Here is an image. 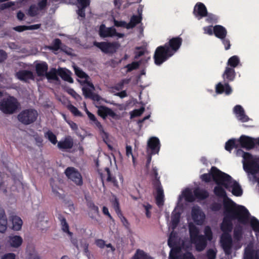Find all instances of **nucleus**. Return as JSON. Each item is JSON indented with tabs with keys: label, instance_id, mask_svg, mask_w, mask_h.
Wrapping results in <instances>:
<instances>
[{
	"label": "nucleus",
	"instance_id": "nucleus-38",
	"mask_svg": "<svg viewBox=\"0 0 259 259\" xmlns=\"http://www.w3.org/2000/svg\"><path fill=\"white\" fill-rule=\"evenodd\" d=\"M240 63V60L237 56H233L230 57L227 62V65L230 68H234L236 67Z\"/></svg>",
	"mask_w": 259,
	"mask_h": 259
},
{
	"label": "nucleus",
	"instance_id": "nucleus-10",
	"mask_svg": "<svg viewBox=\"0 0 259 259\" xmlns=\"http://www.w3.org/2000/svg\"><path fill=\"white\" fill-rule=\"evenodd\" d=\"M215 186L214 188L213 192L214 194L220 198H223L224 199L223 200V206H224L225 202H226L230 206L232 207L239 206V205H237L236 203H235L232 199L229 198L227 195L226 191L225 189L222 187L224 186L223 185H218Z\"/></svg>",
	"mask_w": 259,
	"mask_h": 259
},
{
	"label": "nucleus",
	"instance_id": "nucleus-19",
	"mask_svg": "<svg viewBox=\"0 0 259 259\" xmlns=\"http://www.w3.org/2000/svg\"><path fill=\"white\" fill-rule=\"evenodd\" d=\"M87 206L89 209V215L92 219H96V216L99 215V209L94 202L90 199H86Z\"/></svg>",
	"mask_w": 259,
	"mask_h": 259
},
{
	"label": "nucleus",
	"instance_id": "nucleus-54",
	"mask_svg": "<svg viewBox=\"0 0 259 259\" xmlns=\"http://www.w3.org/2000/svg\"><path fill=\"white\" fill-rule=\"evenodd\" d=\"M145 110L144 107H141L140 109H135L131 113V116L132 117H138L141 116Z\"/></svg>",
	"mask_w": 259,
	"mask_h": 259
},
{
	"label": "nucleus",
	"instance_id": "nucleus-26",
	"mask_svg": "<svg viewBox=\"0 0 259 259\" xmlns=\"http://www.w3.org/2000/svg\"><path fill=\"white\" fill-rule=\"evenodd\" d=\"M214 35L219 39H223L227 35V29L223 26L217 25L213 27Z\"/></svg>",
	"mask_w": 259,
	"mask_h": 259
},
{
	"label": "nucleus",
	"instance_id": "nucleus-60",
	"mask_svg": "<svg viewBox=\"0 0 259 259\" xmlns=\"http://www.w3.org/2000/svg\"><path fill=\"white\" fill-rule=\"evenodd\" d=\"M105 169L107 174V181L108 182H112L113 183H116L117 181L115 178L111 176L110 169L108 167H106Z\"/></svg>",
	"mask_w": 259,
	"mask_h": 259
},
{
	"label": "nucleus",
	"instance_id": "nucleus-40",
	"mask_svg": "<svg viewBox=\"0 0 259 259\" xmlns=\"http://www.w3.org/2000/svg\"><path fill=\"white\" fill-rule=\"evenodd\" d=\"M26 259H40L35 250L32 248H27L26 250Z\"/></svg>",
	"mask_w": 259,
	"mask_h": 259
},
{
	"label": "nucleus",
	"instance_id": "nucleus-9",
	"mask_svg": "<svg viewBox=\"0 0 259 259\" xmlns=\"http://www.w3.org/2000/svg\"><path fill=\"white\" fill-rule=\"evenodd\" d=\"M93 44L105 54L114 53L118 48V45L116 42L104 41L99 42L95 41Z\"/></svg>",
	"mask_w": 259,
	"mask_h": 259
},
{
	"label": "nucleus",
	"instance_id": "nucleus-44",
	"mask_svg": "<svg viewBox=\"0 0 259 259\" xmlns=\"http://www.w3.org/2000/svg\"><path fill=\"white\" fill-rule=\"evenodd\" d=\"M171 249L169 255V259H180L179 254L180 248L178 247H171Z\"/></svg>",
	"mask_w": 259,
	"mask_h": 259
},
{
	"label": "nucleus",
	"instance_id": "nucleus-52",
	"mask_svg": "<svg viewBox=\"0 0 259 259\" xmlns=\"http://www.w3.org/2000/svg\"><path fill=\"white\" fill-rule=\"evenodd\" d=\"M167 244L170 248L174 247L176 245V235L173 232H171L169 236Z\"/></svg>",
	"mask_w": 259,
	"mask_h": 259
},
{
	"label": "nucleus",
	"instance_id": "nucleus-27",
	"mask_svg": "<svg viewBox=\"0 0 259 259\" xmlns=\"http://www.w3.org/2000/svg\"><path fill=\"white\" fill-rule=\"evenodd\" d=\"M7 242L8 244L11 247L18 248L21 245L23 239L20 236H10L8 237Z\"/></svg>",
	"mask_w": 259,
	"mask_h": 259
},
{
	"label": "nucleus",
	"instance_id": "nucleus-56",
	"mask_svg": "<svg viewBox=\"0 0 259 259\" xmlns=\"http://www.w3.org/2000/svg\"><path fill=\"white\" fill-rule=\"evenodd\" d=\"M83 94L85 98L90 99L94 93L91 89L87 87H83L82 88Z\"/></svg>",
	"mask_w": 259,
	"mask_h": 259
},
{
	"label": "nucleus",
	"instance_id": "nucleus-61",
	"mask_svg": "<svg viewBox=\"0 0 259 259\" xmlns=\"http://www.w3.org/2000/svg\"><path fill=\"white\" fill-rule=\"evenodd\" d=\"M244 259H255L253 250H249L245 252Z\"/></svg>",
	"mask_w": 259,
	"mask_h": 259
},
{
	"label": "nucleus",
	"instance_id": "nucleus-18",
	"mask_svg": "<svg viewBox=\"0 0 259 259\" xmlns=\"http://www.w3.org/2000/svg\"><path fill=\"white\" fill-rule=\"evenodd\" d=\"M73 140L72 138L68 136L66 137L64 140L58 142L57 147L62 151H67L71 149L73 146Z\"/></svg>",
	"mask_w": 259,
	"mask_h": 259
},
{
	"label": "nucleus",
	"instance_id": "nucleus-64",
	"mask_svg": "<svg viewBox=\"0 0 259 259\" xmlns=\"http://www.w3.org/2000/svg\"><path fill=\"white\" fill-rule=\"evenodd\" d=\"M207 259H215L216 252L212 249H209L206 252Z\"/></svg>",
	"mask_w": 259,
	"mask_h": 259
},
{
	"label": "nucleus",
	"instance_id": "nucleus-39",
	"mask_svg": "<svg viewBox=\"0 0 259 259\" xmlns=\"http://www.w3.org/2000/svg\"><path fill=\"white\" fill-rule=\"evenodd\" d=\"M237 154H242L243 163H248L253 159L252 155L248 152H244L241 149L237 150Z\"/></svg>",
	"mask_w": 259,
	"mask_h": 259
},
{
	"label": "nucleus",
	"instance_id": "nucleus-11",
	"mask_svg": "<svg viewBox=\"0 0 259 259\" xmlns=\"http://www.w3.org/2000/svg\"><path fill=\"white\" fill-rule=\"evenodd\" d=\"M183 42L182 38L180 36L174 37L169 39L164 45L174 55L180 49Z\"/></svg>",
	"mask_w": 259,
	"mask_h": 259
},
{
	"label": "nucleus",
	"instance_id": "nucleus-48",
	"mask_svg": "<svg viewBox=\"0 0 259 259\" xmlns=\"http://www.w3.org/2000/svg\"><path fill=\"white\" fill-rule=\"evenodd\" d=\"M67 109L75 116H82V113L78 109L72 104L67 106Z\"/></svg>",
	"mask_w": 259,
	"mask_h": 259
},
{
	"label": "nucleus",
	"instance_id": "nucleus-1",
	"mask_svg": "<svg viewBox=\"0 0 259 259\" xmlns=\"http://www.w3.org/2000/svg\"><path fill=\"white\" fill-rule=\"evenodd\" d=\"M224 214L225 216L220 226L223 232L220 243L225 254L229 255L232 253L233 246V241L230 234L233 227L232 221L237 220L239 223L245 225L248 222L250 213L248 209L243 205L232 207L225 202Z\"/></svg>",
	"mask_w": 259,
	"mask_h": 259
},
{
	"label": "nucleus",
	"instance_id": "nucleus-6",
	"mask_svg": "<svg viewBox=\"0 0 259 259\" xmlns=\"http://www.w3.org/2000/svg\"><path fill=\"white\" fill-rule=\"evenodd\" d=\"M174 55L164 45L158 47L154 52L153 59L156 65H160Z\"/></svg>",
	"mask_w": 259,
	"mask_h": 259
},
{
	"label": "nucleus",
	"instance_id": "nucleus-47",
	"mask_svg": "<svg viewBox=\"0 0 259 259\" xmlns=\"http://www.w3.org/2000/svg\"><path fill=\"white\" fill-rule=\"evenodd\" d=\"M141 63V61L139 62H133L132 63L128 64L125 66V68H127V72H130L138 69Z\"/></svg>",
	"mask_w": 259,
	"mask_h": 259
},
{
	"label": "nucleus",
	"instance_id": "nucleus-30",
	"mask_svg": "<svg viewBox=\"0 0 259 259\" xmlns=\"http://www.w3.org/2000/svg\"><path fill=\"white\" fill-rule=\"evenodd\" d=\"M48 69V65L46 62L38 63L35 66L36 72L38 76H43L45 75Z\"/></svg>",
	"mask_w": 259,
	"mask_h": 259
},
{
	"label": "nucleus",
	"instance_id": "nucleus-33",
	"mask_svg": "<svg viewBox=\"0 0 259 259\" xmlns=\"http://www.w3.org/2000/svg\"><path fill=\"white\" fill-rule=\"evenodd\" d=\"M194 195L197 198L202 200L206 199L209 196V193L207 190L199 188L194 190Z\"/></svg>",
	"mask_w": 259,
	"mask_h": 259
},
{
	"label": "nucleus",
	"instance_id": "nucleus-51",
	"mask_svg": "<svg viewBox=\"0 0 259 259\" xmlns=\"http://www.w3.org/2000/svg\"><path fill=\"white\" fill-rule=\"evenodd\" d=\"M206 18L205 19L206 21L209 23H216L218 21V17L212 13H208L207 12V15L206 16Z\"/></svg>",
	"mask_w": 259,
	"mask_h": 259
},
{
	"label": "nucleus",
	"instance_id": "nucleus-15",
	"mask_svg": "<svg viewBox=\"0 0 259 259\" xmlns=\"http://www.w3.org/2000/svg\"><path fill=\"white\" fill-rule=\"evenodd\" d=\"M95 106L98 109L97 111L98 115L103 119H105L107 116H109L114 119L116 118L117 114L111 109L102 105H96Z\"/></svg>",
	"mask_w": 259,
	"mask_h": 259
},
{
	"label": "nucleus",
	"instance_id": "nucleus-41",
	"mask_svg": "<svg viewBox=\"0 0 259 259\" xmlns=\"http://www.w3.org/2000/svg\"><path fill=\"white\" fill-rule=\"evenodd\" d=\"M58 219L60 222L63 231H68L69 227L65 218L62 214L59 213L58 215Z\"/></svg>",
	"mask_w": 259,
	"mask_h": 259
},
{
	"label": "nucleus",
	"instance_id": "nucleus-24",
	"mask_svg": "<svg viewBox=\"0 0 259 259\" xmlns=\"http://www.w3.org/2000/svg\"><path fill=\"white\" fill-rule=\"evenodd\" d=\"M231 187L232 193L235 196H241L243 194V190L239 184L235 180L232 179L231 183H230L228 190L230 191L229 188Z\"/></svg>",
	"mask_w": 259,
	"mask_h": 259
},
{
	"label": "nucleus",
	"instance_id": "nucleus-20",
	"mask_svg": "<svg viewBox=\"0 0 259 259\" xmlns=\"http://www.w3.org/2000/svg\"><path fill=\"white\" fill-rule=\"evenodd\" d=\"M115 33V28L113 27H106L104 24H101L99 28V34L102 38L113 37Z\"/></svg>",
	"mask_w": 259,
	"mask_h": 259
},
{
	"label": "nucleus",
	"instance_id": "nucleus-59",
	"mask_svg": "<svg viewBox=\"0 0 259 259\" xmlns=\"http://www.w3.org/2000/svg\"><path fill=\"white\" fill-rule=\"evenodd\" d=\"M38 13V8L35 5H31L28 10V14L31 16L34 17L37 15Z\"/></svg>",
	"mask_w": 259,
	"mask_h": 259
},
{
	"label": "nucleus",
	"instance_id": "nucleus-35",
	"mask_svg": "<svg viewBox=\"0 0 259 259\" xmlns=\"http://www.w3.org/2000/svg\"><path fill=\"white\" fill-rule=\"evenodd\" d=\"M239 147V143L238 140L235 139L229 140L225 144V149L231 152L233 148L237 149Z\"/></svg>",
	"mask_w": 259,
	"mask_h": 259
},
{
	"label": "nucleus",
	"instance_id": "nucleus-55",
	"mask_svg": "<svg viewBox=\"0 0 259 259\" xmlns=\"http://www.w3.org/2000/svg\"><path fill=\"white\" fill-rule=\"evenodd\" d=\"M222 207V203L219 202H213L210 205V209L213 211H218Z\"/></svg>",
	"mask_w": 259,
	"mask_h": 259
},
{
	"label": "nucleus",
	"instance_id": "nucleus-8",
	"mask_svg": "<svg viewBox=\"0 0 259 259\" xmlns=\"http://www.w3.org/2000/svg\"><path fill=\"white\" fill-rule=\"evenodd\" d=\"M65 174L67 178L77 186L83 184L82 176L80 173L73 167H68L65 170Z\"/></svg>",
	"mask_w": 259,
	"mask_h": 259
},
{
	"label": "nucleus",
	"instance_id": "nucleus-31",
	"mask_svg": "<svg viewBox=\"0 0 259 259\" xmlns=\"http://www.w3.org/2000/svg\"><path fill=\"white\" fill-rule=\"evenodd\" d=\"M92 124H94L95 126V127L98 130L100 136L102 137L103 141L106 142V141L109 138V135L104 130V128L101 122L97 120L95 122H92Z\"/></svg>",
	"mask_w": 259,
	"mask_h": 259
},
{
	"label": "nucleus",
	"instance_id": "nucleus-49",
	"mask_svg": "<svg viewBox=\"0 0 259 259\" xmlns=\"http://www.w3.org/2000/svg\"><path fill=\"white\" fill-rule=\"evenodd\" d=\"M112 204L117 215H121L122 212L120 208L119 203L116 197H115L114 200L112 201Z\"/></svg>",
	"mask_w": 259,
	"mask_h": 259
},
{
	"label": "nucleus",
	"instance_id": "nucleus-4",
	"mask_svg": "<svg viewBox=\"0 0 259 259\" xmlns=\"http://www.w3.org/2000/svg\"><path fill=\"white\" fill-rule=\"evenodd\" d=\"M152 175L154 177L152 183L156 192L155 197L156 204L158 206H161L164 204V195L163 189L160 181V177H158L157 169L156 167L152 168Z\"/></svg>",
	"mask_w": 259,
	"mask_h": 259
},
{
	"label": "nucleus",
	"instance_id": "nucleus-21",
	"mask_svg": "<svg viewBox=\"0 0 259 259\" xmlns=\"http://www.w3.org/2000/svg\"><path fill=\"white\" fill-rule=\"evenodd\" d=\"M233 112L237 119L241 122H245L249 120V118L245 114L244 110L241 105H236L233 108Z\"/></svg>",
	"mask_w": 259,
	"mask_h": 259
},
{
	"label": "nucleus",
	"instance_id": "nucleus-63",
	"mask_svg": "<svg viewBox=\"0 0 259 259\" xmlns=\"http://www.w3.org/2000/svg\"><path fill=\"white\" fill-rule=\"evenodd\" d=\"M68 93L69 94L71 95L73 98H74L77 101H79L82 99L81 97L72 89H69L68 91Z\"/></svg>",
	"mask_w": 259,
	"mask_h": 259
},
{
	"label": "nucleus",
	"instance_id": "nucleus-58",
	"mask_svg": "<svg viewBox=\"0 0 259 259\" xmlns=\"http://www.w3.org/2000/svg\"><path fill=\"white\" fill-rule=\"evenodd\" d=\"M125 150H126V156L127 157H129L130 156H131L132 157L133 162V163H135L136 159L133 154V150H132V146L126 145V147H125Z\"/></svg>",
	"mask_w": 259,
	"mask_h": 259
},
{
	"label": "nucleus",
	"instance_id": "nucleus-46",
	"mask_svg": "<svg viewBox=\"0 0 259 259\" xmlns=\"http://www.w3.org/2000/svg\"><path fill=\"white\" fill-rule=\"evenodd\" d=\"M45 137L54 145L58 143L56 136L51 131L46 132L45 134Z\"/></svg>",
	"mask_w": 259,
	"mask_h": 259
},
{
	"label": "nucleus",
	"instance_id": "nucleus-62",
	"mask_svg": "<svg viewBox=\"0 0 259 259\" xmlns=\"http://www.w3.org/2000/svg\"><path fill=\"white\" fill-rule=\"evenodd\" d=\"M114 25L116 27H121L126 28L127 29H130L128 27V23L123 21H117L114 20Z\"/></svg>",
	"mask_w": 259,
	"mask_h": 259
},
{
	"label": "nucleus",
	"instance_id": "nucleus-7",
	"mask_svg": "<svg viewBox=\"0 0 259 259\" xmlns=\"http://www.w3.org/2000/svg\"><path fill=\"white\" fill-rule=\"evenodd\" d=\"M18 103L17 99L12 96L4 98L0 102V109L5 114H13L17 109Z\"/></svg>",
	"mask_w": 259,
	"mask_h": 259
},
{
	"label": "nucleus",
	"instance_id": "nucleus-23",
	"mask_svg": "<svg viewBox=\"0 0 259 259\" xmlns=\"http://www.w3.org/2000/svg\"><path fill=\"white\" fill-rule=\"evenodd\" d=\"M16 76L20 80L26 82L29 79L34 78L33 73L29 70H22L16 72Z\"/></svg>",
	"mask_w": 259,
	"mask_h": 259
},
{
	"label": "nucleus",
	"instance_id": "nucleus-25",
	"mask_svg": "<svg viewBox=\"0 0 259 259\" xmlns=\"http://www.w3.org/2000/svg\"><path fill=\"white\" fill-rule=\"evenodd\" d=\"M236 76V73L234 68L227 66L225 68L222 77L225 81L227 82L232 81L234 80Z\"/></svg>",
	"mask_w": 259,
	"mask_h": 259
},
{
	"label": "nucleus",
	"instance_id": "nucleus-22",
	"mask_svg": "<svg viewBox=\"0 0 259 259\" xmlns=\"http://www.w3.org/2000/svg\"><path fill=\"white\" fill-rule=\"evenodd\" d=\"M215 92L218 94L225 93L226 95H229L232 93V90L228 82H225L224 84L219 82L215 86Z\"/></svg>",
	"mask_w": 259,
	"mask_h": 259
},
{
	"label": "nucleus",
	"instance_id": "nucleus-45",
	"mask_svg": "<svg viewBox=\"0 0 259 259\" xmlns=\"http://www.w3.org/2000/svg\"><path fill=\"white\" fill-rule=\"evenodd\" d=\"M250 225L255 232L259 233V221L255 217L251 218Z\"/></svg>",
	"mask_w": 259,
	"mask_h": 259
},
{
	"label": "nucleus",
	"instance_id": "nucleus-29",
	"mask_svg": "<svg viewBox=\"0 0 259 259\" xmlns=\"http://www.w3.org/2000/svg\"><path fill=\"white\" fill-rule=\"evenodd\" d=\"M7 219L4 209L0 207V232L4 233L7 228Z\"/></svg>",
	"mask_w": 259,
	"mask_h": 259
},
{
	"label": "nucleus",
	"instance_id": "nucleus-32",
	"mask_svg": "<svg viewBox=\"0 0 259 259\" xmlns=\"http://www.w3.org/2000/svg\"><path fill=\"white\" fill-rule=\"evenodd\" d=\"M11 221L12 223V229L15 231L20 230L22 226L23 222L21 219L16 215L11 217Z\"/></svg>",
	"mask_w": 259,
	"mask_h": 259
},
{
	"label": "nucleus",
	"instance_id": "nucleus-5",
	"mask_svg": "<svg viewBox=\"0 0 259 259\" xmlns=\"http://www.w3.org/2000/svg\"><path fill=\"white\" fill-rule=\"evenodd\" d=\"M38 112L32 108L21 111L17 116L18 120L24 125H29L34 122L37 118Z\"/></svg>",
	"mask_w": 259,
	"mask_h": 259
},
{
	"label": "nucleus",
	"instance_id": "nucleus-16",
	"mask_svg": "<svg viewBox=\"0 0 259 259\" xmlns=\"http://www.w3.org/2000/svg\"><path fill=\"white\" fill-rule=\"evenodd\" d=\"M191 215L193 220L197 225L203 224L205 219V214L199 207L192 208Z\"/></svg>",
	"mask_w": 259,
	"mask_h": 259
},
{
	"label": "nucleus",
	"instance_id": "nucleus-28",
	"mask_svg": "<svg viewBox=\"0 0 259 259\" xmlns=\"http://www.w3.org/2000/svg\"><path fill=\"white\" fill-rule=\"evenodd\" d=\"M71 72L67 69L64 68H59V75L64 81L69 83H73V79L71 76Z\"/></svg>",
	"mask_w": 259,
	"mask_h": 259
},
{
	"label": "nucleus",
	"instance_id": "nucleus-17",
	"mask_svg": "<svg viewBox=\"0 0 259 259\" xmlns=\"http://www.w3.org/2000/svg\"><path fill=\"white\" fill-rule=\"evenodd\" d=\"M239 145L242 148L250 150L254 147L255 143L254 139L244 135H242L238 140Z\"/></svg>",
	"mask_w": 259,
	"mask_h": 259
},
{
	"label": "nucleus",
	"instance_id": "nucleus-34",
	"mask_svg": "<svg viewBox=\"0 0 259 259\" xmlns=\"http://www.w3.org/2000/svg\"><path fill=\"white\" fill-rule=\"evenodd\" d=\"M46 76L48 80H53L58 81L59 78V69L57 70L55 68H52L49 72H47Z\"/></svg>",
	"mask_w": 259,
	"mask_h": 259
},
{
	"label": "nucleus",
	"instance_id": "nucleus-3",
	"mask_svg": "<svg viewBox=\"0 0 259 259\" xmlns=\"http://www.w3.org/2000/svg\"><path fill=\"white\" fill-rule=\"evenodd\" d=\"M189 230L190 241L195 245L196 250L199 252L203 251L207 244L206 238L199 234V229L192 223L189 224Z\"/></svg>",
	"mask_w": 259,
	"mask_h": 259
},
{
	"label": "nucleus",
	"instance_id": "nucleus-53",
	"mask_svg": "<svg viewBox=\"0 0 259 259\" xmlns=\"http://www.w3.org/2000/svg\"><path fill=\"white\" fill-rule=\"evenodd\" d=\"M204 234V236L206 238L207 241H211L212 239V232L209 226H206L205 228Z\"/></svg>",
	"mask_w": 259,
	"mask_h": 259
},
{
	"label": "nucleus",
	"instance_id": "nucleus-50",
	"mask_svg": "<svg viewBox=\"0 0 259 259\" xmlns=\"http://www.w3.org/2000/svg\"><path fill=\"white\" fill-rule=\"evenodd\" d=\"M61 44V41L59 38H56L53 40L52 46L49 48L50 50L57 51L60 49Z\"/></svg>",
	"mask_w": 259,
	"mask_h": 259
},
{
	"label": "nucleus",
	"instance_id": "nucleus-42",
	"mask_svg": "<svg viewBox=\"0 0 259 259\" xmlns=\"http://www.w3.org/2000/svg\"><path fill=\"white\" fill-rule=\"evenodd\" d=\"M180 213L179 212H176L172 213L171 218V224L173 229H175L178 225L180 222Z\"/></svg>",
	"mask_w": 259,
	"mask_h": 259
},
{
	"label": "nucleus",
	"instance_id": "nucleus-13",
	"mask_svg": "<svg viewBox=\"0 0 259 259\" xmlns=\"http://www.w3.org/2000/svg\"><path fill=\"white\" fill-rule=\"evenodd\" d=\"M243 168L247 173L252 175L259 172V161L258 158H254L248 163H243Z\"/></svg>",
	"mask_w": 259,
	"mask_h": 259
},
{
	"label": "nucleus",
	"instance_id": "nucleus-2",
	"mask_svg": "<svg viewBox=\"0 0 259 259\" xmlns=\"http://www.w3.org/2000/svg\"><path fill=\"white\" fill-rule=\"evenodd\" d=\"M200 177L202 181L206 183L210 182L212 179L217 185H223L226 189H228L232 180L230 175L221 171L215 166H212L209 173L204 174Z\"/></svg>",
	"mask_w": 259,
	"mask_h": 259
},
{
	"label": "nucleus",
	"instance_id": "nucleus-43",
	"mask_svg": "<svg viewBox=\"0 0 259 259\" xmlns=\"http://www.w3.org/2000/svg\"><path fill=\"white\" fill-rule=\"evenodd\" d=\"M243 229L240 225H237L234 230V237L237 240H240L242 238Z\"/></svg>",
	"mask_w": 259,
	"mask_h": 259
},
{
	"label": "nucleus",
	"instance_id": "nucleus-14",
	"mask_svg": "<svg viewBox=\"0 0 259 259\" xmlns=\"http://www.w3.org/2000/svg\"><path fill=\"white\" fill-rule=\"evenodd\" d=\"M160 148L159 139L156 137L150 138L147 142V151L150 150L151 155L158 154Z\"/></svg>",
	"mask_w": 259,
	"mask_h": 259
},
{
	"label": "nucleus",
	"instance_id": "nucleus-57",
	"mask_svg": "<svg viewBox=\"0 0 259 259\" xmlns=\"http://www.w3.org/2000/svg\"><path fill=\"white\" fill-rule=\"evenodd\" d=\"M136 50H140L139 51L135 52V56L134 57L135 59H139L140 57L143 56L145 53V52H146L145 50L141 47H136Z\"/></svg>",
	"mask_w": 259,
	"mask_h": 259
},
{
	"label": "nucleus",
	"instance_id": "nucleus-12",
	"mask_svg": "<svg viewBox=\"0 0 259 259\" xmlns=\"http://www.w3.org/2000/svg\"><path fill=\"white\" fill-rule=\"evenodd\" d=\"M193 14L198 20H200L207 15V10L203 3L198 2L194 7Z\"/></svg>",
	"mask_w": 259,
	"mask_h": 259
},
{
	"label": "nucleus",
	"instance_id": "nucleus-36",
	"mask_svg": "<svg viewBox=\"0 0 259 259\" xmlns=\"http://www.w3.org/2000/svg\"><path fill=\"white\" fill-rule=\"evenodd\" d=\"M132 259H153V258L149 255L143 250L137 249L132 257Z\"/></svg>",
	"mask_w": 259,
	"mask_h": 259
},
{
	"label": "nucleus",
	"instance_id": "nucleus-37",
	"mask_svg": "<svg viewBox=\"0 0 259 259\" xmlns=\"http://www.w3.org/2000/svg\"><path fill=\"white\" fill-rule=\"evenodd\" d=\"M142 21V17L141 16L133 15L130 19V21L128 23V27L133 28L137 24H139Z\"/></svg>",
	"mask_w": 259,
	"mask_h": 259
}]
</instances>
